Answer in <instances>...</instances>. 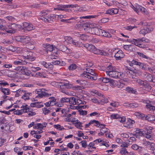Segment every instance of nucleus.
Listing matches in <instances>:
<instances>
[{"label": "nucleus", "mask_w": 155, "mask_h": 155, "mask_svg": "<svg viewBox=\"0 0 155 155\" xmlns=\"http://www.w3.org/2000/svg\"><path fill=\"white\" fill-rule=\"evenodd\" d=\"M43 91V89H40L35 90V93L38 94L37 96L38 98L39 97H42L44 96L48 97L51 95V94H49L45 92H44Z\"/></svg>", "instance_id": "8"}, {"label": "nucleus", "mask_w": 155, "mask_h": 155, "mask_svg": "<svg viewBox=\"0 0 155 155\" xmlns=\"http://www.w3.org/2000/svg\"><path fill=\"white\" fill-rule=\"evenodd\" d=\"M129 64L130 66H132L133 64L138 66L139 67L145 70L147 68V65L143 63L138 62L136 60H133L131 61H129Z\"/></svg>", "instance_id": "6"}, {"label": "nucleus", "mask_w": 155, "mask_h": 155, "mask_svg": "<svg viewBox=\"0 0 155 155\" xmlns=\"http://www.w3.org/2000/svg\"><path fill=\"white\" fill-rule=\"evenodd\" d=\"M86 71H84L81 74L83 77L86 78L88 80L95 81L97 79V74L94 70L89 68H86Z\"/></svg>", "instance_id": "2"}, {"label": "nucleus", "mask_w": 155, "mask_h": 155, "mask_svg": "<svg viewBox=\"0 0 155 155\" xmlns=\"http://www.w3.org/2000/svg\"><path fill=\"white\" fill-rule=\"evenodd\" d=\"M41 102H35L31 104L30 106L31 107H36L37 108H39L43 107V104H41Z\"/></svg>", "instance_id": "24"}, {"label": "nucleus", "mask_w": 155, "mask_h": 155, "mask_svg": "<svg viewBox=\"0 0 155 155\" xmlns=\"http://www.w3.org/2000/svg\"><path fill=\"white\" fill-rule=\"evenodd\" d=\"M61 91L63 93H64L68 95H73L74 96L75 94L74 93L73 91H68L66 90H63L61 89H60Z\"/></svg>", "instance_id": "40"}, {"label": "nucleus", "mask_w": 155, "mask_h": 155, "mask_svg": "<svg viewBox=\"0 0 155 155\" xmlns=\"http://www.w3.org/2000/svg\"><path fill=\"white\" fill-rule=\"evenodd\" d=\"M65 41L69 44H72L74 40L70 37H65L64 38Z\"/></svg>", "instance_id": "46"}, {"label": "nucleus", "mask_w": 155, "mask_h": 155, "mask_svg": "<svg viewBox=\"0 0 155 155\" xmlns=\"http://www.w3.org/2000/svg\"><path fill=\"white\" fill-rule=\"evenodd\" d=\"M60 49L63 52H68L67 50H68V48L65 46H61L60 47Z\"/></svg>", "instance_id": "60"}, {"label": "nucleus", "mask_w": 155, "mask_h": 155, "mask_svg": "<svg viewBox=\"0 0 155 155\" xmlns=\"http://www.w3.org/2000/svg\"><path fill=\"white\" fill-rule=\"evenodd\" d=\"M69 103L73 105H76L77 99L74 97H71L69 98Z\"/></svg>", "instance_id": "41"}, {"label": "nucleus", "mask_w": 155, "mask_h": 155, "mask_svg": "<svg viewBox=\"0 0 155 155\" xmlns=\"http://www.w3.org/2000/svg\"><path fill=\"white\" fill-rule=\"evenodd\" d=\"M134 120L130 119H127L126 122L124 124V126L128 128H131L133 126V124L134 123Z\"/></svg>", "instance_id": "15"}, {"label": "nucleus", "mask_w": 155, "mask_h": 155, "mask_svg": "<svg viewBox=\"0 0 155 155\" xmlns=\"http://www.w3.org/2000/svg\"><path fill=\"white\" fill-rule=\"evenodd\" d=\"M131 148L134 150H137L138 151L140 152L142 150L143 147H142L139 146L136 144L133 145L131 146Z\"/></svg>", "instance_id": "34"}, {"label": "nucleus", "mask_w": 155, "mask_h": 155, "mask_svg": "<svg viewBox=\"0 0 155 155\" xmlns=\"http://www.w3.org/2000/svg\"><path fill=\"white\" fill-rule=\"evenodd\" d=\"M135 114L136 116L138 117V118H140L143 120H147V115L144 114H143L139 113L138 112H135Z\"/></svg>", "instance_id": "26"}, {"label": "nucleus", "mask_w": 155, "mask_h": 155, "mask_svg": "<svg viewBox=\"0 0 155 155\" xmlns=\"http://www.w3.org/2000/svg\"><path fill=\"white\" fill-rule=\"evenodd\" d=\"M72 44L75 46L78 47H82V45H83V43L80 41H76L74 40L73 41Z\"/></svg>", "instance_id": "33"}, {"label": "nucleus", "mask_w": 155, "mask_h": 155, "mask_svg": "<svg viewBox=\"0 0 155 155\" xmlns=\"http://www.w3.org/2000/svg\"><path fill=\"white\" fill-rule=\"evenodd\" d=\"M91 52H93L94 54H99L104 56H107L108 55V53L104 51L96 48L94 46V48H93V49H92Z\"/></svg>", "instance_id": "11"}, {"label": "nucleus", "mask_w": 155, "mask_h": 155, "mask_svg": "<svg viewBox=\"0 0 155 155\" xmlns=\"http://www.w3.org/2000/svg\"><path fill=\"white\" fill-rule=\"evenodd\" d=\"M76 65L75 64H71L68 67V69L70 70L73 71L76 68Z\"/></svg>", "instance_id": "54"}, {"label": "nucleus", "mask_w": 155, "mask_h": 155, "mask_svg": "<svg viewBox=\"0 0 155 155\" xmlns=\"http://www.w3.org/2000/svg\"><path fill=\"white\" fill-rule=\"evenodd\" d=\"M135 133L133 134L134 137L139 138L140 137L143 136L145 137V133L144 130L141 129H137Z\"/></svg>", "instance_id": "12"}, {"label": "nucleus", "mask_w": 155, "mask_h": 155, "mask_svg": "<svg viewBox=\"0 0 155 155\" xmlns=\"http://www.w3.org/2000/svg\"><path fill=\"white\" fill-rule=\"evenodd\" d=\"M31 94L30 93L25 92L22 98L25 100L28 99H29V96Z\"/></svg>", "instance_id": "47"}, {"label": "nucleus", "mask_w": 155, "mask_h": 155, "mask_svg": "<svg viewBox=\"0 0 155 155\" xmlns=\"http://www.w3.org/2000/svg\"><path fill=\"white\" fill-rule=\"evenodd\" d=\"M49 99L50 100L49 102L50 104H51L52 106L54 105L59 107H61L63 105L62 104H59V103L58 104V103H55V102L56 101V99L54 97H49Z\"/></svg>", "instance_id": "16"}, {"label": "nucleus", "mask_w": 155, "mask_h": 155, "mask_svg": "<svg viewBox=\"0 0 155 155\" xmlns=\"http://www.w3.org/2000/svg\"><path fill=\"white\" fill-rule=\"evenodd\" d=\"M21 74L24 75L28 76L31 74V72L26 67L24 66L23 69L22 71H21Z\"/></svg>", "instance_id": "29"}, {"label": "nucleus", "mask_w": 155, "mask_h": 155, "mask_svg": "<svg viewBox=\"0 0 155 155\" xmlns=\"http://www.w3.org/2000/svg\"><path fill=\"white\" fill-rule=\"evenodd\" d=\"M119 115L118 114H112L110 115V117L113 119H118L119 117Z\"/></svg>", "instance_id": "63"}, {"label": "nucleus", "mask_w": 155, "mask_h": 155, "mask_svg": "<svg viewBox=\"0 0 155 155\" xmlns=\"http://www.w3.org/2000/svg\"><path fill=\"white\" fill-rule=\"evenodd\" d=\"M132 43L135 45L141 48H144L145 46L142 44V42L149 43L150 41L148 39L145 38H139L137 39H134L132 41Z\"/></svg>", "instance_id": "5"}, {"label": "nucleus", "mask_w": 155, "mask_h": 155, "mask_svg": "<svg viewBox=\"0 0 155 155\" xmlns=\"http://www.w3.org/2000/svg\"><path fill=\"white\" fill-rule=\"evenodd\" d=\"M0 90L3 92L4 94L6 95H9L10 94V90L8 88H0Z\"/></svg>", "instance_id": "38"}, {"label": "nucleus", "mask_w": 155, "mask_h": 155, "mask_svg": "<svg viewBox=\"0 0 155 155\" xmlns=\"http://www.w3.org/2000/svg\"><path fill=\"white\" fill-rule=\"evenodd\" d=\"M144 131L145 133V137L146 138L150 139L151 138V136L150 135L151 134L152 132V130L153 128L151 127H147L144 128Z\"/></svg>", "instance_id": "10"}, {"label": "nucleus", "mask_w": 155, "mask_h": 155, "mask_svg": "<svg viewBox=\"0 0 155 155\" xmlns=\"http://www.w3.org/2000/svg\"><path fill=\"white\" fill-rule=\"evenodd\" d=\"M52 63L54 65H59L60 66H63L65 64V63L61 60L53 61Z\"/></svg>", "instance_id": "30"}, {"label": "nucleus", "mask_w": 155, "mask_h": 155, "mask_svg": "<svg viewBox=\"0 0 155 155\" xmlns=\"http://www.w3.org/2000/svg\"><path fill=\"white\" fill-rule=\"evenodd\" d=\"M37 78H45L48 77V76L45 72H38L35 75Z\"/></svg>", "instance_id": "23"}, {"label": "nucleus", "mask_w": 155, "mask_h": 155, "mask_svg": "<svg viewBox=\"0 0 155 155\" xmlns=\"http://www.w3.org/2000/svg\"><path fill=\"white\" fill-rule=\"evenodd\" d=\"M24 61L18 59V60H16L15 61L13 62V64L14 65H21L24 64Z\"/></svg>", "instance_id": "39"}, {"label": "nucleus", "mask_w": 155, "mask_h": 155, "mask_svg": "<svg viewBox=\"0 0 155 155\" xmlns=\"http://www.w3.org/2000/svg\"><path fill=\"white\" fill-rule=\"evenodd\" d=\"M106 73L109 77L114 78H120L123 77V73L117 71L111 65H108L107 68Z\"/></svg>", "instance_id": "1"}, {"label": "nucleus", "mask_w": 155, "mask_h": 155, "mask_svg": "<svg viewBox=\"0 0 155 155\" xmlns=\"http://www.w3.org/2000/svg\"><path fill=\"white\" fill-rule=\"evenodd\" d=\"M138 105L137 104L132 103L128 104V105H127V106L128 107H130L132 108H134L137 107Z\"/></svg>", "instance_id": "58"}, {"label": "nucleus", "mask_w": 155, "mask_h": 155, "mask_svg": "<svg viewBox=\"0 0 155 155\" xmlns=\"http://www.w3.org/2000/svg\"><path fill=\"white\" fill-rule=\"evenodd\" d=\"M100 81H102L103 83H110L112 85H114V84H116V82L113 79H109L107 78H99V80Z\"/></svg>", "instance_id": "13"}, {"label": "nucleus", "mask_w": 155, "mask_h": 155, "mask_svg": "<svg viewBox=\"0 0 155 155\" xmlns=\"http://www.w3.org/2000/svg\"><path fill=\"white\" fill-rule=\"evenodd\" d=\"M19 48H16L15 47L12 46H10L7 49L8 50L11 51L12 52H15L16 50Z\"/></svg>", "instance_id": "48"}, {"label": "nucleus", "mask_w": 155, "mask_h": 155, "mask_svg": "<svg viewBox=\"0 0 155 155\" xmlns=\"http://www.w3.org/2000/svg\"><path fill=\"white\" fill-rule=\"evenodd\" d=\"M65 8H76L77 7H78V5H73V4H71V5H64Z\"/></svg>", "instance_id": "50"}, {"label": "nucleus", "mask_w": 155, "mask_h": 155, "mask_svg": "<svg viewBox=\"0 0 155 155\" xmlns=\"http://www.w3.org/2000/svg\"><path fill=\"white\" fill-rule=\"evenodd\" d=\"M27 53L25 55L23 56V58L29 60L31 61H32L35 60V55L32 52L30 51H27Z\"/></svg>", "instance_id": "9"}, {"label": "nucleus", "mask_w": 155, "mask_h": 155, "mask_svg": "<svg viewBox=\"0 0 155 155\" xmlns=\"http://www.w3.org/2000/svg\"><path fill=\"white\" fill-rule=\"evenodd\" d=\"M43 46L44 48L43 51L46 53H48V51H51L53 50V46L52 45L49 44H44Z\"/></svg>", "instance_id": "17"}, {"label": "nucleus", "mask_w": 155, "mask_h": 155, "mask_svg": "<svg viewBox=\"0 0 155 155\" xmlns=\"http://www.w3.org/2000/svg\"><path fill=\"white\" fill-rule=\"evenodd\" d=\"M134 46L132 45H125L123 46L124 49L128 51H134Z\"/></svg>", "instance_id": "22"}, {"label": "nucleus", "mask_w": 155, "mask_h": 155, "mask_svg": "<svg viewBox=\"0 0 155 155\" xmlns=\"http://www.w3.org/2000/svg\"><path fill=\"white\" fill-rule=\"evenodd\" d=\"M93 31H94V34L98 35H101L102 29L97 28H93Z\"/></svg>", "instance_id": "36"}, {"label": "nucleus", "mask_w": 155, "mask_h": 155, "mask_svg": "<svg viewBox=\"0 0 155 155\" xmlns=\"http://www.w3.org/2000/svg\"><path fill=\"white\" fill-rule=\"evenodd\" d=\"M136 8V9H134V11L137 12V11H140L144 14H147L148 12L146 9L140 5H137Z\"/></svg>", "instance_id": "19"}, {"label": "nucleus", "mask_w": 155, "mask_h": 155, "mask_svg": "<svg viewBox=\"0 0 155 155\" xmlns=\"http://www.w3.org/2000/svg\"><path fill=\"white\" fill-rule=\"evenodd\" d=\"M28 38V37L26 36H18L15 37V40L16 41L22 42L23 43H24V42H26V40Z\"/></svg>", "instance_id": "21"}, {"label": "nucleus", "mask_w": 155, "mask_h": 155, "mask_svg": "<svg viewBox=\"0 0 155 155\" xmlns=\"http://www.w3.org/2000/svg\"><path fill=\"white\" fill-rule=\"evenodd\" d=\"M126 91L129 93H132L135 94L137 92L136 89H134L133 88L130 87H127L126 88Z\"/></svg>", "instance_id": "45"}, {"label": "nucleus", "mask_w": 155, "mask_h": 155, "mask_svg": "<svg viewBox=\"0 0 155 155\" xmlns=\"http://www.w3.org/2000/svg\"><path fill=\"white\" fill-rule=\"evenodd\" d=\"M6 141V140L5 139L0 138V147L3 145L4 143H5Z\"/></svg>", "instance_id": "62"}, {"label": "nucleus", "mask_w": 155, "mask_h": 155, "mask_svg": "<svg viewBox=\"0 0 155 155\" xmlns=\"http://www.w3.org/2000/svg\"><path fill=\"white\" fill-rule=\"evenodd\" d=\"M155 144L154 143L150 142L147 148L152 150L154 149V148H155Z\"/></svg>", "instance_id": "52"}, {"label": "nucleus", "mask_w": 155, "mask_h": 155, "mask_svg": "<svg viewBox=\"0 0 155 155\" xmlns=\"http://www.w3.org/2000/svg\"><path fill=\"white\" fill-rule=\"evenodd\" d=\"M24 66H18L16 67L15 70L18 71V73L21 72V71H22V69H23Z\"/></svg>", "instance_id": "56"}, {"label": "nucleus", "mask_w": 155, "mask_h": 155, "mask_svg": "<svg viewBox=\"0 0 155 155\" xmlns=\"http://www.w3.org/2000/svg\"><path fill=\"white\" fill-rule=\"evenodd\" d=\"M75 121V123H74V124H75V126L78 128L82 129L80 127H83L82 125V123L80 122L78 120H76Z\"/></svg>", "instance_id": "42"}, {"label": "nucleus", "mask_w": 155, "mask_h": 155, "mask_svg": "<svg viewBox=\"0 0 155 155\" xmlns=\"http://www.w3.org/2000/svg\"><path fill=\"white\" fill-rule=\"evenodd\" d=\"M76 36L79 37L82 40H86L88 38V36L84 34H82L80 35H76Z\"/></svg>", "instance_id": "43"}, {"label": "nucleus", "mask_w": 155, "mask_h": 155, "mask_svg": "<svg viewBox=\"0 0 155 155\" xmlns=\"http://www.w3.org/2000/svg\"><path fill=\"white\" fill-rule=\"evenodd\" d=\"M76 82L82 85H85L86 83V81H85L82 80H77L76 81Z\"/></svg>", "instance_id": "49"}, {"label": "nucleus", "mask_w": 155, "mask_h": 155, "mask_svg": "<svg viewBox=\"0 0 155 155\" xmlns=\"http://www.w3.org/2000/svg\"><path fill=\"white\" fill-rule=\"evenodd\" d=\"M98 16V15H88L80 17L79 18L76 16H74L69 18V20L70 22H71V23H78L79 22H81L80 20V19H91L97 17Z\"/></svg>", "instance_id": "4"}, {"label": "nucleus", "mask_w": 155, "mask_h": 155, "mask_svg": "<svg viewBox=\"0 0 155 155\" xmlns=\"http://www.w3.org/2000/svg\"><path fill=\"white\" fill-rule=\"evenodd\" d=\"M54 127L60 130H61L62 129H64V128L63 127H61L60 125H59L58 124L57 125H54Z\"/></svg>", "instance_id": "61"}, {"label": "nucleus", "mask_w": 155, "mask_h": 155, "mask_svg": "<svg viewBox=\"0 0 155 155\" xmlns=\"http://www.w3.org/2000/svg\"><path fill=\"white\" fill-rule=\"evenodd\" d=\"M24 28L28 31H31L34 29L32 24L25 22L23 23Z\"/></svg>", "instance_id": "18"}, {"label": "nucleus", "mask_w": 155, "mask_h": 155, "mask_svg": "<svg viewBox=\"0 0 155 155\" xmlns=\"http://www.w3.org/2000/svg\"><path fill=\"white\" fill-rule=\"evenodd\" d=\"M149 121L155 123V116L151 114H148L147 117V120Z\"/></svg>", "instance_id": "27"}, {"label": "nucleus", "mask_w": 155, "mask_h": 155, "mask_svg": "<svg viewBox=\"0 0 155 155\" xmlns=\"http://www.w3.org/2000/svg\"><path fill=\"white\" fill-rule=\"evenodd\" d=\"M59 86L61 88L69 89L71 87V84L62 82H60Z\"/></svg>", "instance_id": "25"}, {"label": "nucleus", "mask_w": 155, "mask_h": 155, "mask_svg": "<svg viewBox=\"0 0 155 155\" xmlns=\"http://www.w3.org/2000/svg\"><path fill=\"white\" fill-rule=\"evenodd\" d=\"M140 31H139V34H142L144 36L145 35L150 32V29L149 28H147L146 27H142L140 28Z\"/></svg>", "instance_id": "20"}, {"label": "nucleus", "mask_w": 155, "mask_h": 155, "mask_svg": "<svg viewBox=\"0 0 155 155\" xmlns=\"http://www.w3.org/2000/svg\"><path fill=\"white\" fill-rule=\"evenodd\" d=\"M146 107L150 113L154 114L155 111V107L150 104H147L146 106Z\"/></svg>", "instance_id": "28"}, {"label": "nucleus", "mask_w": 155, "mask_h": 155, "mask_svg": "<svg viewBox=\"0 0 155 155\" xmlns=\"http://www.w3.org/2000/svg\"><path fill=\"white\" fill-rule=\"evenodd\" d=\"M69 98L67 97H63L61 99L60 102L61 103H65L69 102Z\"/></svg>", "instance_id": "51"}, {"label": "nucleus", "mask_w": 155, "mask_h": 155, "mask_svg": "<svg viewBox=\"0 0 155 155\" xmlns=\"http://www.w3.org/2000/svg\"><path fill=\"white\" fill-rule=\"evenodd\" d=\"M76 105H79L80 104H86V102L84 101H83L81 99L77 98Z\"/></svg>", "instance_id": "53"}, {"label": "nucleus", "mask_w": 155, "mask_h": 155, "mask_svg": "<svg viewBox=\"0 0 155 155\" xmlns=\"http://www.w3.org/2000/svg\"><path fill=\"white\" fill-rule=\"evenodd\" d=\"M134 81L136 82L140 86H142L144 88H147V90H150L151 89V87L148 84L139 79L136 78Z\"/></svg>", "instance_id": "7"}, {"label": "nucleus", "mask_w": 155, "mask_h": 155, "mask_svg": "<svg viewBox=\"0 0 155 155\" xmlns=\"http://www.w3.org/2000/svg\"><path fill=\"white\" fill-rule=\"evenodd\" d=\"M41 7L40 4L35 3L31 5V7L32 8H38Z\"/></svg>", "instance_id": "64"}, {"label": "nucleus", "mask_w": 155, "mask_h": 155, "mask_svg": "<svg viewBox=\"0 0 155 155\" xmlns=\"http://www.w3.org/2000/svg\"><path fill=\"white\" fill-rule=\"evenodd\" d=\"M43 113L45 114H47L51 112L50 110L47 109L46 107H44L42 109Z\"/></svg>", "instance_id": "55"}, {"label": "nucleus", "mask_w": 155, "mask_h": 155, "mask_svg": "<svg viewBox=\"0 0 155 155\" xmlns=\"http://www.w3.org/2000/svg\"><path fill=\"white\" fill-rule=\"evenodd\" d=\"M101 35H102L104 37L108 38H110L111 37L110 34H109V32L102 30Z\"/></svg>", "instance_id": "37"}, {"label": "nucleus", "mask_w": 155, "mask_h": 155, "mask_svg": "<svg viewBox=\"0 0 155 155\" xmlns=\"http://www.w3.org/2000/svg\"><path fill=\"white\" fill-rule=\"evenodd\" d=\"M82 45V47H84L86 49L89 51H91L92 49L94 48V46L92 45L89 44L88 43H86L85 44H83Z\"/></svg>", "instance_id": "31"}, {"label": "nucleus", "mask_w": 155, "mask_h": 155, "mask_svg": "<svg viewBox=\"0 0 155 155\" xmlns=\"http://www.w3.org/2000/svg\"><path fill=\"white\" fill-rule=\"evenodd\" d=\"M17 25L15 24H12L8 26V28L3 25H1L0 26V30L5 31L8 33H13L15 32L17 30Z\"/></svg>", "instance_id": "3"}, {"label": "nucleus", "mask_w": 155, "mask_h": 155, "mask_svg": "<svg viewBox=\"0 0 155 155\" xmlns=\"http://www.w3.org/2000/svg\"><path fill=\"white\" fill-rule=\"evenodd\" d=\"M2 43L5 45H7L8 44L11 43L12 41L7 39H3L2 41Z\"/></svg>", "instance_id": "57"}, {"label": "nucleus", "mask_w": 155, "mask_h": 155, "mask_svg": "<svg viewBox=\"0 0 155 155\" xmlns=\"http://www.w3.org/2000/svg\"><path fill=\"white\" fill-rule=\"evenodd\" d=\"M83 88V86L77 85L73 87V89L76 91H79L80 92L82 91V89Z\"/></svg>", "instance_id": "44"}, {"label": "nucleus", "mask_w": 155, "mask_h": 155, "mask_svg": "<svg viewBox=\"0 0 155 155\" xmlns=\"http://www.w3.org/2000/svg\"><path fill=\"white\" fill-rule=\"evenodd\" d=\"M145 78L146 81H147L151 82L152 81V76L151 74L148 73H145Z\"/></svg>", "instance_id": "32"}, {"label": "nucleus", "mask_w": 155, "mask_h": 155, "mask_svg": "<svg viewBox=\"0 0 155 155\" xmlns=\"http://www.w3.org/2000/svg\"><path fill=\"white\" fill-rule=\"evenodd\" d=\"M64 8H65L64 5L58 4L56 6L55 8H54V10L63 11Z\"/></svg>", "instance_id": "35"}, {"label": "nucleus", "mask_w": 155, "mask_h": 155, "mask_svg": "<svg viewBox=\"0 0 155 155\" xmlns=\"http://www.w3.org/2000/svg\"><path fill=\"white\" fill-rule=\"evenodd\" d=\"M113 52H114V51ZM114 54V56L117 60L120 59L121 58H123L124 56L123 52L121 50H119L117 52L115 51Z\"/></svg>", "instance_id": "14"}, {"label": "nucleus", "mask_w": 155, "mask_h": 155, "mask_svg": "<svg viewBox=\"0 0 155 155\" xmlns=\"http://www.w3.org/2000/svg\"><path fill=\"white\" fill-rule=\"evenodd\" d=\"M81 144L83 147L86 148L87 146V141L86 140H83L81 141L79 143Z\"/></svg>", "instance_id": "59"}]
</instances>
